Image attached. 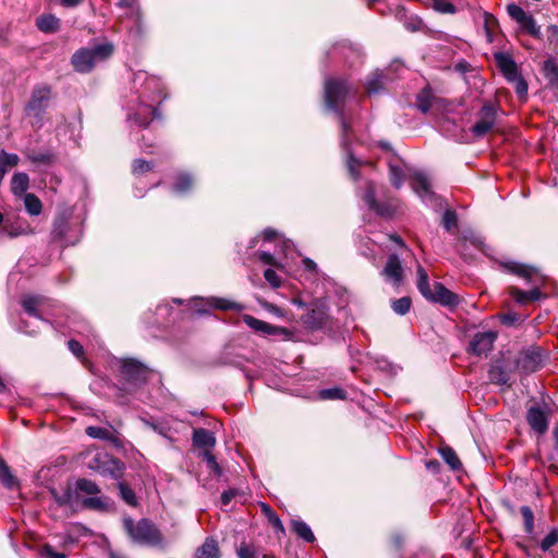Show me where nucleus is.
<instances>
[{
	"mask_svg": "<svg viewBox=\"0 0 558 558\" xmlns=\"http://www.w3.org/2000/svg\"><path fill=\"white\" fill-rule=\"evenodd\" d=\"M504 267L509 272L525 279L529 283L534 286V288L530 291H523L517 287H511L509 289V293L517 303L525 305L542 298L538 284L544 281V277L538 272L536 268L517 262L506 263L504 264Z\"/></svg>",
	"mask_w": 558,
	"mask_h": 558,
	"instance_id": "obj_1",
	"label": "nucleus"
},
{
	"mask_svg": "<svg viewBox=\"0 0 558 558\" xmlns=\"http://www.w3.org/2000/svg\"><path fill=\"white\" fill-rule=\"evenodd\" d=\"M78 460L87 469L116 480L121 477L124 470V463L121 460L98 449L89 448L81 452Z\"/></svg>",
	"mask_w": 558,
	"mask_h": 558,
	"instance_id": "obj_2",
	"label": "nucleus"
},
{
	"mask_svg": "<svg viewBox=\"0 0 558 558\" xmlns=\"http://www.w3.org/2000/svg\"><path fill=\"white\" fill-rule=\"evenodd\" d=\"M349 87L345 81L328 78L325 82V101L329 109L333 110L341 124L342 145L348 146V135L351 131L349 122L345 120L341 105L345 100Z\"/></svg>",
	"mask_w": 558,
	"mask_h": 558,
	"instance_id": "obj_3",
	"label": "nucleus"
},
{
	"mask_svg": "<svg viewBox=\"0 0 558 558\" xmlns=\"http://www.w3.org/2000/svg\"><path fill=\"white\" fill-rule=\"evenodd\" d=\"M53 98L52 87L48 84H37L32 90L31 98L25 106V114L31 118L35 129L44 126V116Z\"/></svg>",
	"mask_w": 558,
	"mask_h": 558,
	"instance_id": "obj_4",
	"label": "nucleus"
},
{
	"mask_svg": "<svg viewBox=\"0 0 558 558\" xmlns=\"http://www.w3.org/2000/svg\"><path fill=\"white\" fill-rule=\"evenodd\" d=\"M73 211L70 208H63L58 211L52 230L51 240L62 245H75L82 235V228L78 222L71 221Z\"/></svg>",
	"mask_w": 558,
	"mask_h": 558,
	"instance_id": "obj_5",
	"label": "nucleus"
},
{
	"mask_svg": "<svg viewBox=\"0 0 558 558\" xmlns=\"http://www.w3.org/2000/svg\"><path fill=\"white\" fill-rule=\"evenodd\" d=\"M113 52V46L109 43L98 44L93 47L81 48L72 56V64L75 71L88 73L94 66L107 60Z\"/></svg>",
	"mask_w": 558,
	"mask_h": 558,
	"instance_id": "obj_6",
	"label": "nucleus"
},
{
	"mask_svg": "<svg viewBox=\"0 0 558 558\" xmlns=\"http://www.w3.org/2000/svg\"><path fill=\"white\" fill-rule=\"evenodd\" d=\"M123 527L128 536L135 544L156 545L161 541V535L156 525L148 519L135 522L131 517H124Z\"/></svg>",
	"mask_w": 558,
	"mask_h": 558,
	"instance_id": "obj_7",
	"label": "nucleus"
},
{
	"mask_svg": "<svg viewBox=\"0 0 558 558\" xmlns=\"http://www.w3.org/2000/svg\"><path fill=\"white\" fill-rule=\"evenodd\" d=\"M121 374L128 384L141 386L148 381L153 369L135 359H124L121 360Z\"/></svg>",
	"mask_w": 558,
	"mask_h": 558,
	"instance_id": "obj_8",
	"label": "nucleus"
},
{
	"mask_svg": "<svg viewBox=\"0 0 558 558\" xmlns=\"http://www.w3.org/2000/svg\"><path fill=\"white\" fill-rule=\"evenodd\" d=\"M543 367V353L538 347H531L520 352L515 360V368L523 375L537 372Z\"/></svg>",
	"mask_w": 558,
	"mask_h": 558,
	"instance_id": "obj_9",
	"label": "nucleus"
},
{
	"mask_svg": "<svg viewBox=\"0 0 558 558\" xmlns=\"http://www.w3.org/2000/svg\"><path fill=\"white\" fill-rule=\"evenodd\" d=\"M509 16L514 20L520 28L529 35L538 38L541 36L539 26H537L535 19L525 12L520 5L510 3L507 5Z\"/></svg>",
	"mask_w": 558,
	"mask_h": 558,
	"instance_id": "obj_10",
	"label": "nucleus"
},
{
	"mask_svg": "<svg viewBox=\"0 0 558 558\" xmlns=\"http://www.w3.org/2000/svg\"><path fill=\"white\" fill-rule=\"evenodd\" d=\"M376 189L373 182H367L363 194V201L367 207L376 215L390 217L395 213V205L390 201L378 202L376 199Z\"/></svg>",
	"mask_w": 558,
	"mask_h": 558,
	"instance_id": "obj_11",
	"label": "nucleus"
},
{
	"mask_svg": "<svg viewBox=\"0 0 558 558\" xmlns=\"http://www.w3.org/2000/svg\"><path fill=\"white\" fill-rule=\"evenodd\" d=\"M478 120L471 128V133L475 137H483L486 135L496 123V109L493 105H484L477 113Z\"/></svg>",
	"mask_w": 558,
	"mask_h": 558,
	"instance_id": "obj_12",
	"label": "nucleus"
},
{
	"mask_svg": "<svg viewBox=\"0 0 558 558\" xmlns=\"http://www.w3.org/2000/svg\"><path fill=\"white\" fill-rule=\"evenodd\" d=\"M243 322L255 332L264 336L288 337L290 335L286 328L271 325L248 314L243 315Z\"/></svg>",
	"mask_w": 558,
	"mask_h": 558,
	"instance_id": "obj_13",
	"label": "nucleus"
},
{
	"mask_svg": "<svg viewBox=\"0 0 558 558\" xmlns=\"http://www.w3.org/2000/svg\"><path fill=\"white\" fill-rule=\"evenodd\" d=\"M80 490H50L58 507L63 508L65 512H76L81 510Z\"/></svg>",
	"mask_w": 558,
	"mask_h": 558,
	"instance_id": "obj_14",
	"label": "nucleus"
},
{
	"mask_svg": "<svg viewBox=\"0 0 558 558\" xmlns=\"http://www.w3.org/2000/svg\"><path fill=\"white\" fill-rule=\"evenodd\" d=\"M328 318L327 307L324 304H315L302 316V322L307 328L318 330L327 325Z\"/></svg>",
	"mask_w": 558,
	"mask_h": 558,
	"instance_id": "obj_15",
	"label": "nucleus"
},
{
	"mask_svg": "<svg viewBox=\"0 0 558 558\" xmlns=\"http://www.w3.org/2000/svg\"><path fill=\"white\" fill-rule=\"evenodd\" d=\"M496 333L493 331L477 332L469 343L468 352L474 355L487 354L492 351Z\"/></svg>",
	"mask_w": 558,
	"mask_h": 558,
	"instance_id": "obj_16",
	"label": "nucleus"
},
{
	"mask_svg": "<svg viewBox=\"0 0 558 558\" xmlns=\"http://www.w3.org/2000/svg\"><path fill=\"white\" fill-rule=\"evenodd\" d=\"M427 300L449 307H456L460 303L459 296L440 282L434 283L432 296Z\"/></svg>",
	"mask_w": 558,
	"mask_h": 558,
	"instance_id": "obj_17",
	"label": "nucleus"
},
{
	"mask_svg": "<svg viewBox=\"0 0 558 558\" xmlns=\"http://www.w3.org/2000/svg\"><path fill=\"white\" fill-rule=\"evenodd\" d=\"M526 421L531 428L538 434L546 433L548 428L547 415L539 407H531L527 410Z\"/></svg>",
	"mask_w": 558,
	"mask_h": 558,
	"instance_id": "obj_18",
	"label": "nucleus"
},
{
	"mask_svg": "<svg viewBox=\"0 0 558 558\" xmlns=\"http://www.w3.org/2000/svg\"><path fill=\"white\" fill-rule=\"evenodd\" d=\"M85 433L95 439H101L112 444L114 447H122V441L119 437V434L112 428H105L99 426H88L85 429Z\"/></svg>",
	"mask_w": 558,
	"mask_h": 558,
	"instance_id": "obj_19",
	"label": "nucleus"
},
{
	"mask_svg": "<svg viewBox=\"0 0 558 558\" xmlns=\"http://www.w3.org/2000/svg\"><path fill=\"white\" fill-rule=\"evenodd\" d=\"M381 275L392 281L395 284H399L402 280L403 269L400 258L397 254L388 256L387 263L381 271Z\"/></svg>",
	"mask_w": 558,
	"mask_h": 558,
	"instance_id": "obj_20",
	"label": "nucleus"
},
{
	"mask_svg": "<svg viewBox=\"0 0 558 558\" xmlns=\"http://www.w3.org/2000/svg\"><path fill=\"white\" fill-rule=\"evenodd\" d=\"M495 61L507 80L517 78V75H519L518 66L511 56L499 52L495 54Z\"/></svg>",
	"mask_w": 558,
	"mask_h": 558,
	"instance_id": "obj_21",
	"label": "nucleus"
},
{
	"mask_svg": "<svg viewBox=\"0 0 558 558\" xmlns=\"http://www.w3.org/2000/svg\"><path fill=\"white\" fill-rule=\"evenodd\" d=\"M81 509L110 511L113 509V502L106 496L95 495L81 499Z\"/></svg>",
	"mask_w": 558,
	"mask_h": 558,
	"instance_id": "obj_22",
	"label": "nucleus"
},
{
	"mask_svg": "<svg viewBox=\"0 0 558 558\" xmlns=\"http://www.w3.org/2000/svg\"><path fill=\"white\" fill-rule=\"evenodd\" d=\"M45 298L41 295H24L21 300V305L24 311L35 318H38L43 322L45 319L41 317L39 313V308L44 305ZM46 323L50 324V322L46 320Z\"/></svg>",
	"mask_w": 558,
	"mask_h": 558,
	"instance_id": "obj_23",
	"label": "nucleus"
},
{
	"mask_svg": "<svg viewBox=\"0 0 558 558\" xmlns=\"http://www.w3.org/2000/svg\"><path fill=\"white\" fill-rule=\"evenodd\" d=\"M29 187V177L25 172H16L11 179V192L16 197H22Z\"/></svg>",
	"mask_w": 558,
	"mask_h": 558,
	"instance_id": "obj_24",
	"label": "nucleus"
},
{
	"mask_svg": "<svg viewBox=\"0 0 558 558\" xmlns=\"http://www.w3.org/2000/svg\"><path fill=\"white\" fill-rule=\"evenodd\" d=\"M193 444L198 448L208 450L215 446L216 438L210 430L205 428H197L194 429L193 433Z\"/></svg>",
	"mask_w": 558,
	"mask_h": 558,
	"instance_id": "obj_25",
	"label": "nucleus"
},
{
	"mask_svg": "<svg viewBox=\"0 0 558 558\" xmlns=\"http://www.w3.org/2000/svg\"><path fill=\"white\" fill-rule=\"evenodd\" d=\"M488 378L493 384L496 385H509L510 375L509 372L499 363H494L488 371Z\"/></svg>",
	"mask_w": 558,
	"mask_h": 558,
	"instance_id": "obj_26",
	"label": "nucleus"
},
{
	"mask_svg": "<svg viewBox=\"0 0 558 558\" xmlns=\"http://www.w3.org/2000/svg\"><path fill=\"white\" fill-rule=\"evenodd\" d=\"M438 452H439L440 457L442 458V460L448 464V466L453 472L462 471V463H461L458 454L451 447L441 446V447H439Z\"/></svg>",
	"mask_w": 558,
	"mask_h": 558,
	"instance_id": "obj_27",
	"label": "nucleus"
},
{
	"mask_svg": "<svg viewBox=\"0 0 558 558\" xmlns=\"http://www.w3.org/2000/svg\"><path fill=\"white\" fill-rule=\"evenodd\" d=\"M36 26L44 33H54L59 29L60 21L52 14H43L37 17Z\"/></svg>",
	"mask_w": 558,
	"mask_h": 558,
	"instance_id": "obj_28",
	"label": "nucleus"
},
{
	"mask_svg": "<svg viewBox=\"0 0 558 558\" xmlns=\"http://www.w3.org/2000/svg\"><path fill=\"white\" fill-rule=\"evenodd\" d=\"M20 157L16 154L0 151V183L2 182L9 169L17 166Z\"/></svg>",
	"mask_w": 558,
	"mask_h": 558,
	"instance_id": "obj_29",
	"label": "nucleus"
},
{
	"mask_svg": "<svg viewBox=\"0 0 558 558\" xmlns=\"http://www.w3.org/2000/svg\"><path fill=\"white\" fill-rule=\"evenodd\" d=\"M292 531L303 541L307 543L315 542V535L311 530L310 525L306 524L302 520H292L291 521Z\"/></svg>",
	"mask_w": 558,
	"mask_h": 558,
	"instance_id": "obj_30",
	"label": "nucleus"
},
{
	"mask_svg": "<svg viewBox=\"0 0 558 558\" xmlns=\"http://www.w3.org/2000/svg\"><path fill=\"white\" fill-rule=\"evenodd\" d=\"M435 99L436 97L434 96L430 88H423L416 96V107L421 112L427 113L432 108Z\"/></svg>",
	"mask_w": 558,
	"mask_h": 558,
	"instance_id": "obj_31",
	"label": "nucleus"
},
{
	"mask_svg": "<svg viewBox=\"0 0 558 558\" xmlns=\"http://www.w3.org/2000/svg\"><path fill=\"white\" fill-rule=\"evenodd\" d=\"M412 187L421 197L432 194L429 181L423 173H415L412 180Z\"/></svg>",
	"mask_w": 558,
	"mask_h": 558,
	"instance_id": "obj_32",
	"label": "nucleus"
},
{
	"mask_svg": "<svg viewBox=\"0 0 558 558\" xmlns=\"http://www.w3.org/2000/svg\"><path fill=\"white\" fill-rule=\"evenodd\" d=\"M218 557H219L218 544L213 538H206L204 544L196 551V558H218Z\"/></svg>",
	"mask_w": 558,
	"mask_h": 558,
	"instance_id": "obj_33",
	"label": "nucleus"
},
{
	"mask_svg": "<svg viewBox=\"0 0 558 558\" xmlns=\"http://www.w3.org/2000/svg\"><path fill=\"white\" fill-rule=\"evenodd\" d=\"M26 211L31 216H38L43 210L41 201L33 193L25 194L22 196Z\"/></svg>",
	"mask_w": 558,
	"mask_h": 558,
	"instance_id": "obj_34",
	"label": "nucleus"
},
{
	"mask_svg": "<svg viewBox=\"0 0 558 558\" xmlns=\"http://www.w3.org/2000/svg\"><path fill=\"white\" fill-rule=\"evenodd\" d=\"M0 482L8 488L20 485L17 478L12 474L10 466L2 458H0Z\"/></svg>",
	"mask_w": 558,
	"mask_h": 558,
	"instance_id": "obj_35",
	"label": "nucleus"
},
{
	"mask_svg": "<svg viewBox=\"0 0 558 558\" xmlns=\"http://www.w3.org/2000/svg\"><path fill=\"white\" fill-rule=\"evenodd\" d=\"M386 81V74L383 71H375L369 76L366 88L368 94L378 93L384 88V84Z\"/></svg>",
	"mask_w": 558,
	"mask_h": 558,
	"instance_id": "obj_36",
	"label": "nucleus"
},
{
	"mask_svg": "<svg viewBox=\"0 0 558 558\" xmlns=\"http://www.w3.org/2000/svg\"><path fill=\"white\" fill-rule=\"evenodd\" d=\"M417 289L420 293L427 300L432 296L433 290L429 287L428 275L422 266H417Z\"/></svg>",
	"mask_w": 558,
	"mask_h": 558,
	"instance_id": "obj_37",
	"label": "nucleus"
},
{
	"mask_svg": "<svg viewBox=\"0 0 558 558\" xmlns=\"http://www.w3.org/2000/svg\"><path fill=\"white\" fill-rule=\"evenodd\" d=\"M156 114H157V109L156 108H151L150 106H146V107L143 108V112H136L133 116V120L140 126L147 128L150 124V122L153 121V119L156 117Z\"/></svg>",
	"mask_w": 558,
	"mask_h": 558,
	"instance_id": "obj_38",
	"label": "nucleus"
},
{
	"mask_svg": "<svg viewBox=\"0 0 558 558\" xmlns=\"http://www.w3.org/2000/svg\"><path fill=\"white\" fill-rule=\"evenodd\" d=\"M210 304L218 310L222 311H235L241 312L244 308V305L236 303L234 301L222 299V298H214L210 301Z\"/></svg>",
	"mask_w": 558,
	"mask_h": 558,
	"instance_id": "obj_39",
	"label": "nucleus"
},
{
	"mask_svg": "<svg viewBox=\"0 0 558 558\" xmlns=\"http://www.w3.org/2000/svg\"><path fill=\"white\" fill-rule=\"evenodd\" d=\"M260 508L263 513L267 517L269 523L276 529V531L284 534V526L279 517L272 510V508L265 502H260Z\"/></svg>",
	"mask_w": 558,
	"mask_h": 558,
	"instance_id": "obj_40",
	"label": "nucleus"
},
{
	"mask_svg": "<svg viewBox=\"0 0 558 558\" xmlns=\"http://www.w3.org/2000/svg\"><path fill=\"white\" fill-rule=\"evenodd\" d=\"M543 71L545 77L551 83L558 85V63L554 59L544 61Z\"/></svg>",
	"mask_w": 558,
	"mask_h": 558,
	"instance_id": "obj_41",
	"label": "nucleus"
},
{
	"mask_svg": "<svg viewBox=\"0 0 558 558\" xmlns=\"http://www.w3.org/2000/svg\"><path fill=\"white\" fill-rule=\"evenodd\" d=\"M193 185V179L187 173H179L173 184V191L182 194L187 192Z\"/></svg>",
	"mask_w": 558,
	"mask_h": 558,
	"instance_id": "obj_42",
	"label": "nucleus"
},
{
	"mask_svg": "<svg viewBox=\"0 0 558 558\" xmlns=\"http://www.w3.org/2000/svg\"><path fill=\"white\" fill-rule=\"evenodd\" d=\"M389 179L396 189H400L404 182V173L401 166L397 163H389Z\"/></svg>",
	"mask_w": 558,
	"mask_h": 558,
	"instance_id": "obj_43",
	"label": "nucleus"
},
{
	"mask_svg": "<svg viewBox=\"0 0 558 558\" xmlns=\"http://www.w3.org/2000/svg\"><path fill=\"white\" fill-rule=\"evenodd\" d=\"M520 512L522 514V518H523V526H524V531L527 535H533L534 534V513L532 511V509L529 507V506H522L520 508Z\"/></svg>",
	"mask_w": 558,
	"mask_h": 558,
	"instance_id": "obj_44",
	"label": "nucleus"
},
{
	"mask_svg": "<svg viewBox=\"0 0 558 558\" xmlns=\"http://www.w3.org/2000/svg\"><path fill=\"white\" fill-rule=\"evenodd\" d=\"M3 231L10 236L15 238L27 232V226L22 223H13L9 220L4 221Z\"/></svg>",
	"mask_w": 558,
	"mask_h": 558,
	"instance_id": "obj_45",
	"label": "nucleus"
},
{
	"mask_svg": "<svg viewBox=\"0 0 558 558\" xmlns=\"http://www.w3.org/2000/svg\"><path fill=\"white\" fill-rule=\"evenodd\" d=\"M412 301L409 296H403L398 300H393L391 307L398 315H405L411 308Z\"/></svg>",
	"mask_w": 558,
	"mask_h": 558,
	"instance_id": "obj_46",
	"label": "nucleus"
},
{
	"mask_svg": "<svg viewBox=\"0 0 558 558\" xmlns=\"http://www.w3.org/2000/svg\"><path fill=\"white\" fill-rule=\"evenodd\" d=\"M433 8L442 14H454L457 8L449 0H432Z\"/></svg>",
	"mask_w": 558,
	"mask_h": 558,
	"instance_id": "obj_47",
	"label": "nucleus"
},
{
	"mask_svg": "<svg viewBox=\"0 0 558 558\" xmlns=\"http://www.w3.org/2000/svg\"><path fill=\"white\" fill-rule=\"evenodd\" d=\"M319 397L323 400L344 399L345 392L341 388H329L320 390Z\"/></svg>",
	"mask_w": 558,
	"mask_h": 558,
	"instance_id": "obj_48",
	"label": "nucleus"
},
{
	"mask_svg": "<svg viewBox=\"0 0 558 558\" xmlns=\"http://www.w3.org/2000/svg\"><path fill=\"white\" fill-rule=\"evenodd\" d=\"M558 543V531L551 530L541 542V549L543 551L549 550L554 545Z\"/></svg>",
	"mask_w": 558,
	"mask_h": 558,
	"instance_id": "obj_49",
	"label": "nucleus"
},
{
	"mask_svg": "<svg viewBox=\"0 0 558 558\" xmlns=\"http://www.w3.org/2000/svg\"><path fill=\"white\" fill-rule=\"evenodd\" d=\"M203 460L207 463V468L215 472L217 475L221 474L220 466L215 458V456L209 450H204L202 453Z\"/></svg>",
	"mask_w": 558,
	"mask_h": 558,
	"instance_id": "obj_50",
	"label": "nucleus"
},
{
	"mask_svg": "<svg viewBox=\"0 0 558 558\" xmlns=\"http://www.w3.org/2000/svg\"><path fill=\"white\" fill-rule=\"evenodd\" d=\"M458 225L457 214L452 210H446L442 215V226L447 231H451Z\"/></svg>",
	"mask_w": 558,
	"mask_h": 558,
	"instance_id": "obj_51",
	"label": "nucleus"
},
{
	"mask_svg": "<svg viewBox=\"0 0 558 558\" xmlns=\"http://www.w3.org/2000/svg\"><path fill=\"white\" fill-rule=\"evenodd\" d=\"M154 165L144 159H135L132 165V170L134 174H143L153 169Z\"/></svg>",
	"mask_w": 558,
	"mask_h": 558,
	"instance_id": "obj_52",
	"label": "nucleus"
},
{
	"mask_svg": "<svg viewBox=\"0 0 558 558\" xmlns=\"http://www.w3.org/2000/svg\"><path fill=\"white\" fill-rule=\"evenodd\" d=\"M360 165H361L360 161L352 155V153L348 151L347 167H348L350 174L352 175V178L354 180L359 179V177H360V172H359Z\"/></svg>",
	"mask_w": 558,
	"mask_h": 558,
	"instance_id": "obj_53",
	"label": "nucleus"
},
{
	"mask_svg": "<svg viewBox=\"0 0 558 558\" xmlns=\"http://www.w3.org/2000/svg\"><path fill=\"white\" fill-rule=\"evenodd\" d=\"M264 277H265L266 281L271 287H274V288L280 287V284H281L280 278L274 269H271V268L266 269L264 271Z\"/></svg>",
	"mask_w": 558,
	"mask_h": 558,
	"instance_id": "obj_54",
	"label": "nucleus"
},
{
	"mask_svg": "<svg viewBox=\"0 0 558 558\" xmlns=\"http://www.w3.org/2000/svg\"><path fill=\"white\" fill-rule=\"evenodd\" d=\"M508 81L515 84V92L518 95L521 96L527 93V84L520 74L517 75V78H510Z\"/></svg>",
	"mask_w": 558,
	"mask_h": 558,
	"instance_id": "obj_55",
	"label": "nucleus"
},
{
	"mask_svg": "<svg viewBox=\"0 0 558 558\" xmlns=\"http://www.w3.org/2000/svg\"><path fill=\"white\" fill-rule=\"evenodd\" d=\"M119 495L129 506L135 507L137 505L135 490H119Z\"/></svg>",
	"mask_w": 558,
	"mask_h": 558,
	"instance_id": "obj_56",
	"label": "nucleus"
},
{
	"mask_svg": "<svg viewBox=\"0 0 558 558\" xmlns=\"http://www.w3.org/2000/svg\"><path fill=\"white\" fill-rule=\"evenodd\" d=\"M68 348L78 359L84 354L83 345L75 339L68 341Z\"/></svg>",
	"mask_w": 558,
	"mask_h": 558,
	"instance_id": "obj_57",
	"label": "nucleus"
},
{
	"mask_svg": "<svg viewBox=\"0 0 558 558\" xmlns=\"http://www.w3.org/2000/svg\"><path fill=\"white\" fill-rule=\"evenodd\" d=\"M41 555L46 558H66V555L63 553H57L52 546L45 545L41 549Z\"/></svg>",
	"mask_w": 558,
	"mask_h": 558,
	"instance_id": "obj_58",
	"label": "nucleus"
},
{
	"mask_svg": "<svg viewBox=\"0 0 558 558\" xmlns=\"http://www.w3.org/2000/svg\"><path fill=\"white\" fill-rule=\"evenodd\" d=\"M423 23L417 17H410L404 22V27L410 32H417L422 28Z\"/></svg>",
	"mask_w": 558,
	"mask_h": 558,
	"instance_id": "obj_59",
	"label": "nucleus"
},
{
	"mask_svg": "<svg viewBox=\"0 0 558 558\" xmlns=\"http://www.w3.org/2000/svg\"><path fill=\"white\" fill-rule=\"evenodd\" d=\"M238 556L239 558H255V550L252 547L243 544L238 549Z\"/></svg>",
	"mask_w": 558,
	"mask_h": 558,
	"instance_id": "obj_60",
	"label": "nucleus"
},
{
	"mask_svg": "<svg viewBox=\"0 0 558 558\" xmlns=\"http://www.w3.org/2000/svg\"><path fill=\"white\" fill-rule=\"evenodd\" d=\"M258 258L266 265L277 266L274 255L269 252H259Z\"/></svg>",
	"mask_w": 558,
	"mask_h": 558,
	"instance_id": "obj_61",
	"label": "nucleus"
},
{
	"mask_svg": "<svg viewBox=\"0 0 558 558\" xmlns=\"http://www.w3.org/2000/svg\"><path fill=\"white\" fill-rule=\"evenodd\" d=\"M425 468L433 474L439 473L441 464L438 460L432 459L425 462Z\"/></svg>",
	"mask_w": 558,
	"mask_h": 558,
	"instance_id": "obj_62",
	"label": "nucleus"
},
{
	"mask_svg": "<svg viewBox=\"0 0 558 558\" xmlns=\"http://www.w3.org/2000/svg\"><path fill=\"white\" fill-rule=\"evenodd\" d=\"M236 492L238 490H223L220 498L221 507L228 506L231 502V500L235 497Z\"/></svg>",
	"mask_w": 558,
	"mask_h": 558,
	"instance_id": "obj_63",
	"label": "nucleus"
},
{
	"mask_svg": "<svg viewBox=\"0 0 558 558\" xmlns=\"http://www.w3.org/2000/svg\"><path fill=\"white\" fill-rule=\"evenodd\" d=\"M31 160L33 162H41L47 163L51 161V155L50 154H38L31 157Z\"/></svg>",
	"mask_w": 558,
	"mask_h": 558,
	"instance_id": "obj_64",
	"label": "nucleus"
}]
</instances>
